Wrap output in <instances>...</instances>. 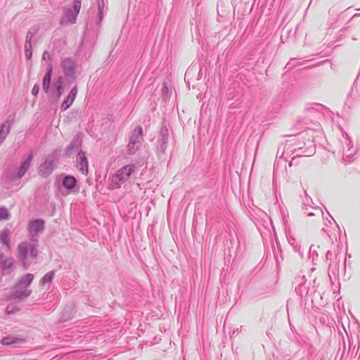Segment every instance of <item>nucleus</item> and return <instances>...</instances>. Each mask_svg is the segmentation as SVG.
<instances>
[{
  "label": "nucleus",
  "mask_w": 360,
  "mask_h": 360,
  "mask_svg": "<svg viewBox=\"0 0 360 360\" xmlns=\"http://www.w3.org/2000/svg\"><path fill=\"white\" fill-rule=\"evenodd\" d=\"M135 165L129 164L119 169L111 178L110 187L112 189L120 188L134 172Z\"/></svg>",
  "instance_id": "obj_1"
},
{
  "label": "nucleus",
  "mask_w": 360,
  "mask_h": 360,
  "mask_svg": "<svg viewBox=\"0 0 360 360\" xmlns=\"http://www.w3.org/2000/svg\"><path fill=\"white\" fill-rule=\"evenodd\" d=\"M33 278L34 276L32 274H27L18 281L15 290V295L17 297L22 298L30 295L31 291L28 289V287Z\"/></svg>",
  "instance_id": "obj_2"
},
{
  "label": "nucleus",
  "mask_w": 360,
  "mask_h": 360,
  "mask_svg": "<svg viewBox=\"0 0 360 360\" xmlns=\"http://www.w3.org/2000/svg\"><path fill=\"white\" fill-rule=\"evenodd\" d=\"M81 0H75L73 2V10L68 11L65 17L63 19V22L65 23H74L76 20L77 16L79 13L81 8Z\"/></svg>",
  "instance_id": "obj_3"
},
{
  "label": "nucleus",
  "mask_w": 360,
  "mask_h": 360,
  "mask_svg": "<svg viewBox=\"0 0 360 360\" xmlns=\"http://www.w3.org/2000/svg\"><path fill=\"white\" fill-rule=\"evenodd\" d=\"M77 94V86L73 87L70 93L68 94L65 100L63 102L61 105L62 110H66L74 102Z\"/></svg>",
  "instance_id": "obj_4"
},
{
  "label": "nucleus",
  "mask_w": 360,
  "mask_h": 360,
  "mask_svg": "<svg viewBox=\"0 0 360 360\" xmlns=\"http://www.w3.org/2000/svg\"><path fill=\"white\" fill-rule=\"evenodd\" d=\"M77 162H78L79 169L82 172V174H88V161H87V158L85 156L84 153L80 152L78 153Z\"/></svg>",
  "instance_id": "obj_5"
},
{
  "label": "nucleus",
  "mask_w": 360,
  "mask_h": 360,
  "mask_svg": "<svg viewBox=\"0 0 360 360\" xmlns=\"http://www.w3.org/2000/svg\"><path fill=\"white\" fill-rule=\"evenodd\" d=\"M141 129H139V131L137 135L133 136L131 139V141L127 146L129 154H133L135 153V151L138 149V146H136L137 143H139L141 141Z\"/></svg>",
  "instance_id": "obj_6"
},
{
  "label": "nucleus",
  "mask_w": 360,
  "mask_h": 360,
  "mask_svg": "<svg viewBox=\"0 0 360 360\" xmlns=\"http://www.w3.org/2000/svg\"><path fill=\"white\" fill-rule=\"evenodd\" d=\"M32 160V156L29 155L27 158L21 164L20 167H19L17 173V176L18 178H21L25 175V174L27 172L28 169L30 168V166L31 165V162Z\"/></svg>",
  "instance_id": "obj_7"
},
{
  "label": "nucleus",
  "mask_w": 360,
  "mask_h": 360,
  "mask_svg": "<svg viewBox=\"0 0 360 360\" xmlns=\"http://www.w3.org/2000/svg\"><path fill=\"white\" fill-rule=\"evenodd\" d=\"M44 222L42 220H34L30 223L29 231L32 233H37L44 229Z\"/></svg>",
  "instance_id": "obj_8"
},
{
  "label": "nucleus",
  "mask_w": 360,
  "mask_h": 360,
  "mask_svg": "<svg viewBox=\"0 0 360 360\" xmlns=\"http://www.w3.org/2000/svg\"><path fill=\"white\" fill-rule=\"evenodd\" d=\"M62 65L65 74L72 75L75 71V63L70 59H65L62 62Z\"/></svg>",
  "instance_id": "obj_9"
},
{
  "label": "nucleus",
  "mask_w": 360,
  "mask_h": 360,
  "mask_svg": "<svg viewBox=\"0 0 360 360\" xmlns=\"http://www.w3.org/2000/svg\"><path fill=\"white\" fill-rule=\"evenodd\" d=\"M13 266V260L11 257L4 256L0 253V267L5 271Z\"/></svg>",
  "instance_id": "obj_10"
},
{
  "label": "nucleus",
  "mask_w": 360,
  "mask_h": 360,
  "mask_svg": "<svg viewBox=\"0 0 360 360\" xmlns=\"http://www.w3.org/2000/svg\"><path fill=\"white\" fill-rule=\"evenodd\" d=\"M30 246L27 243H22L18 247V257L21 259L22 262L25 263V260L26 259L27 253L28 252Z\"/></svg>",
  "instance_id": "obj_11"
},
{
  "label": "nucleus",
  "mask_w": 360,
  "mask_h": 360,
  "mask_svg": "<svg viewBox=\"0 0 360 360\" xmlns=\"http://www.w3.org/2000/svg\"><path fill=\"white\" fill-rule=\"evenodd\" d=\"M51 73H52V68L50 67L47 72H46L44 79H43V89L48 92L51 83Z\"/></svg>",
  "instance_id": "obj_12"
},
{
  "label": "nucleus",
  "mask_w": 360,
  "mask_h": 360,
  "mask_svg": "<svg viewBox=\"0 0 360 360\" xmlns=\"http://www.w3.org/2000/svg\"><path fill=\"white\" fill-rule=\"evenodd\" d=\"M22 340L15 336L9 335L2 339L1 343L4 345H15L21 343Z\"/></svg>",
  "instance_id": "obj_13"
},
{
  "label": "nucleus",
  "mask_w": 360,
  "mask_h": 360,
  "mask_svg": "<svg viewBox=\"0 0 360 360\" xmlns=\"http://www.w3.org/2000/svg\"><path fill=\"white\" fill-rule=\"evenodd\" d=\"M76 182L77 181L75 177L66 176L63 181V185L65 188L70 190L75 186Z\"/></svg>",
  "instance_id": "obj_14"
},
{
  "label": "nucleus",
  "mask_w": 360,
  "mask_h": 360,
  "mask_svg": "<svg viewBox=\"0 0 360 360\" xmlns=\"http://www.w3.org/2000/svg\"><path fill=\"white\" fill-rule=\"evenodd\" d=\"M9 132V127L6 124L0 125V143L2 142Z\"/></svg>",
  "instance_id": "obj_15"
},
{
  "label": "nucleus",
  "mask_w": 360,
  "mask_h": 360,
  "mask_svg": "<svg viewBox=\"0 0 360 360\" xmlns=\"http://www.w3.org/2000/svg\"><path fill=\"white\" fill-rule=\"evenodd\" d=\"M54 276V274L53 272H49L47 273L41 280V282L42 284H46V283H50L52 280H53V278Z\"/></svg>",
  "instance_id": "obj_16"
},
{
  "label": "nucleus",
  "mask_w": 360,
  "mask_h": 360,
  "mask_svg": "<svg viewBox=\"0 0 360 360\" xmlns=\"http://www.w3.org/2000/svg\"><path fill=\"white\" fill-rule=\"evenodd\" d=\"M0 240L1 243L8 245L9 243V234L7 231H3L0 233Z\"/></svg>",
  "instance_id": "obj_17"
},
{
  "label": "nucleus",
  "mask_w": 360,
  "mask_h": 360,
  "mask_svg": "<svg viewBox=\"0 0 360 360\" xmlns=\"http://www.w3.org/2000/svg\"><path fill=\"white\" fill-rule=\"evenodd\" d=\"M63 81L62 77H60L57 82V94H58V100L60 98L61 95L63 92Z\"/></svg>",
  "instance_id": "obj_18"
},
{
  "label": "nucleus",
  "mask_w": 360,
  "mask_h": 360,
  "mask_svg": "<svg viewBox=\"0 0 360 360\" xmlns=\"http://www.w3.org/2000/svg\"><path fill=\"white\" fill-rule=\"evenodd\" d=\"M9 217L8 210L4 207H0V220L7 219Z\"/></svg>",
  "instance_id": "obj_19"
},
{
  "label": "nucleus",
  "mask_w": 360,
  "mask_h": 360,
  "mask_svg": "<svg viewBox=\"0 0 360 360\" xmlns=\"http://www.w3.org/2000/svg\"><path fill=\"white\" fill-rule=\"evenodd\" d=\"M39 90V86L38 85H34V87L32 89V94L33 95L36 96V95L38 94Z\"/></svg>",
  "instance_id": "obj_20"
},
{
  "label": "nucleus",
  "mask_w": 360,
  "mask_h": 360,
  "mask_svg": "<svg viewBox=\"0 0 360 360\" xmlns=\"http://www.w3.org/2000/svg\"><path fill=\"white\" fill-rule=\"evenodd\" d=\"M51 166V164L49 162H45L44 165H41L40 167V172H42L43 168H46L47 167Z\"/></svg>",
  "instance_id": "obj_21"
},
{
  "label": "nucleus",
  "mask_w": 360,
  "mask_h": 360,
  "mask_svg": "<svg viewBox=\"0 0 360 360\" xmlns=\"http://www.w3.org/2000/svg\"><path fill=\"white\" fill-rule=\"evenodd\" d=\"M30 255L34 257L37 255V251L34 248L30 249Z\"/></svg>",
  "instance_id": "obj_22"
},
{
  "label": "nucleus",
  "mask_w": 360,
  "mask_h": 360,
  "mask_svg": "<svg viewBox=\"0 0 360 360\" xmlns=\"http://www.w3.org/2000/svg\"><path fill=\"white\" fill-rule=\"evenodd\" d=\"M25 55H26V57L30 59L32 56V53L31 52H29L28 51H26V53H25Z\"/></svg>",
  "instance_id": "obj_23"
}]
</instances>
